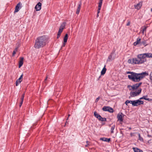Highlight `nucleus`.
Here are the masks:
<instances>
[{
	"label": "nucleus",
	"mask_w": 152,
	"mask_h": 152,
	"mask_svg": "<svg viewBox=\"0 0 152 152\" xmlns=\"http://www.w3.org/2000/svg\"><path fill=\"white\" fill-rule=\"evenodd\" d=\"M48 40V38L45 35L38 37L35 40L34 47L36 49L42 48L46 45Z\"/></svg>",
	"instance_id": "nucleus-1"
},
{
	"label": "nucleus",
	"mask_w": 152,
	"mask_h": 152,
	"mask_svg": "<svg viewBox=\"0 0 152 152\" xmlns=\"http://www.w3.org/2000/svg\"><path fill=\"white\" fill-rule=\"evenodd\" d=\"M133 63L134 64H143L147 61L145 59L142 54H139L136 57L133 58Z\"/></svg>",
	"instance_id": "nucleus-2"
},
{
	"label": "nucleus",
	"mask_w": 152,
	"mask_h": 152,
	"mask_svg": "<svg viewBox=\"0 0 152 152\" xmlns=\"http://www.w3.org/2000/svg\"><path fill=\"white\" fill-rule=\"evenodd\" d=\"M148 75V73L145 72L140 73H136L135 82H139L145 76Z\"/></svg>",
	"instance_id": "nucleus-3"
},
{
	"label": "nucleus",
	"mask_w": 152,
	"mask_h": 152,
	"mask_svg": "<svg viewBox=\"0 0 152 152\" xmlns=\"http://www.w3.org/2000/svg\"><path fill=\"white\" fill-rule=\"evenodd\" d=\"M115 51V49H113L112 50V52L108 56L107 60V62H110L115 58L116 56Z\"/></svg>",
	"instance_id": "nucleus-4"
},
{
	"label": "nucleus",
	"mask_w": 152,
	"mask_h": 152,
	"mask_svg": "<svg viewBox=\"0 0 152 152\" xmlns=\"http://www.w3.org/2000/svg\"><path fill=\"white\" fill-rule=\"evenodd\" d=\"M127 73L130 74V75H129L128 76L129 79L132 81L135 82L136 73L132 72L129 71L127 72Z\"/></svg>",
	"instance_id": "nucleus-5"
},
{
	"label": "nucleus",
	"mask_w": 152,
	"mask_h": 152,
	"mask_svg": "<svg viewBox=\"0 0 152 152\" xmlns=\"http://www.w3.org/2000/svg\"><path fill=\"white\" fill-rule=\"evenodd\" d=\"M142 84V82L139 83H137L135 84L132 86L128 85L127 88H129V90H131L132 89L133 90L137 89L139 86Z\"/></svg>",
	"instance_id": "nucleus-6"
},
{
	"label": "nucleus",
	"mask_w": 152,
	"mask_h": 152,
	"mask_svg": "<svg viewBox=\"0 0 152 152\" xmlns=\"http://www.w3.org/2000/svg\"><path fill=\"white\" fill-rule=\"evenodd\" d=\"M141 92V89L140 88L138 89L137 91L136 92H130V95L131 97H135L138 96L140 94Z\"/></svg>",
	"instance_id": "nucleus-7"
},
{
	"label": "nucleus",
	"mask_w": 152,
	"mask_h": 152,
	"mask_svg": "<svg viewBox=\"0 0 152 152\" xmlns=\"http://www.w3.org/2000/svg\"><path fill=\"white\" fill-rule=\"evenodd\" d=\"M144 103L143 101L137 99L134 100V103L133 106H137L141 104H143Z\"/></svg>",
	"instance_id": "nucleus-8"
},
{
	"label": "nucleus",
	"mask_w": 152,
	"mask_h": 152,
	"mask_svg": "<svg viewBox=\"0 0 152 152\" xmlns=\"http://www.w3.org/2000/svg\"><path fill=\"white\" fill-rule=\"evenodd\" d=\"M102 110L104 111H107L110 113H112L113 112V109L109 106H104L102 108Z\"/></svg>",
	"instance_id": "nucleus-9"
},
{
	"label": "nucleus",
	"mask_w": 152,
	"mask_h": 152,
	"mask_svg": "<svg viewBox=\"0 0 152 152\" xmlns=\"http://www.w3.org/2000/svg\"><path fill=\"white\" fill-rule=\"evenodd\" d=\"M103 0H99V3L98 9L97 10V14L96 15V17L98 18L99 16V14L100 13V10L101 8L102 3V1Z\"/></svg>",
	"instance_id": "nucleus-10"
},
{
	"label": "nucleus",
	"mask_w": 152,
	"mask_h": 152,
	"mask_svg": "<svg viewBox=\"0 0 152 152\" xmlns=\"http://www.w3.org/2000/svg\"><path fill=\"white\" fill-rule=\"evenodd\" d=\"M124 116V115L122 113H119L117 115V118L118 120L120 121H123V119L122 117Z\"/></svg>",
	"instance_id": "nucleus-11"
},
{
	"label": "nucleus",
	"mask_w": 152,
	"mask_h": 152,
	"mask_svg": "<svg viewBox=\"0 0 152 152\" xmlns=\"http://www.w3.org/2000/svg\"><path fill=\"white\" fill-rule=\"evenodd\" d=\"M21 4L20 2L18 3L15 7V9L14 11L15 12H17L19 11L21 8Z\"/></svg>",
	"instance_id": "nucleus-12"
},
{
	"label": "nucleus",
	"mask_w": 152,
	"mask_h": 152,
	"mask_svg": "<svg viewBox=\"0 0 152 152\" xmlns=\"http://www.w3.org/2000/svg\"><path fill=\"white\" fill-rule=\"evenodd\" d=\"M66 24V23L65 22H63L61 23L60 26L59 31L62 32L63 29L65 28Z\"/></svg>",
	"instance_id": "nucleus-13"
},
{
	"label": "nucleus",
	"mask_w": 152,
	"mask_h": 152,
	"mask_svg": "<svg viewBox=\"0 0 152 152\" xmlns=\"http://www.w3.org/2000/svg\"><path fill=\"white\" fill-rule=\"evenodd\" d=\"M41 3L39 2L36 5L35 8L37 11H39L41 8Z\"/></svg>",
	"instance_id": "nucleus-14"
},
{
	"label": "nucleus",
	"mask_w": 152,
	"mask_h": 152,
	"mask_svg": "<svg viewBox=\"0 0 152 152\" xmlns=\"http://www.w3.org/2000/svg\"><path fill=\"white\" fill-rule=\"evenodd\" d=\"M142 5V2H140L137 4L134 5V8L138 10H139L141 7Z\"/></svg>",
	"instance_id": "nucleus-15"
},
{
	"label": "nucleus",
	"mask_w": 152,
	"mask_h": 152,
	"mask_svg": "<svg viewBox=\"0 0 152 152\" xmlns=\"http://www.w3.org/2000/svg\"><path fill=\"white\" fill-rule=\"evenodd\" d=\"M23 77V74H22L20 76V77L17 80L16 82V86H18L19 83L21 82L22 81V80H21V79H22Z\"/></svg>",
	"instance_id": "nucleus-16"
},
{
	"label": "nucleus",
	"mask_w": 152,
	"mask_h": 152,
	"mask_svg": "<svg viewBox=\"0 0 152 152\" xmlns=\"http://www.w3.org/2000/svg\"><path fill=\"white\" fill-rule=\"evenodd\" d=\"M150 53H146L142 54L144 58H145V59H146V57L150 58Z\"/></svg>",
	"instance_id": "nucleus-17"
},
{
	"label": "nucleus",
	"mask_w": 152,
	"mask_h": 152,
	"mask_svg": "<svg viewBox=\"0 0 152 152\" xmlns=\"http://www.w3.org/2000/svg\"><path fill=\"white\" fill-rule=\"evenodd\" d=\"M100 140L108 142H109L110 141V138H108L105 137L100 138Z\"/></svg>",
	"instance_id": "nucleus-18"
},
{
	"label": "nucleus",
	"mask_w": 152,
	"mask_h": 152,
	"mask_svg": "<svg viewBox=\"0 0 152 152\" xmlns=\"http://www.w3.org/2000/svg\"><path fill=\"white\" fill-rule=\"evenodd\" d=\"M81 6V1H80V3H79V4H78V6L77 7V9L76 12V13L77 14H78L79 13Z\"/></svg>",
	"instance_id": "nucleus-19"
},
{
	"label": "nucleus",
	"mask_w": 152,
	"mask_h": 152,
	"mask_svg": "<svg viewBox=\"0 0 152 152\" xmlns=\"http://www.w3.org/2000/svg\"><path fill=\"white\" fill-rule=\"evenodd\" d=\"M20 59L19 62L18 67L20 68L23 64V57H20Z\"/></svg>",
	"instance_id": "nucleus-20"
},
{
	"label": "nucleus",
	"mask_w": 152,
	"mask_h": 152,
	"mask_svg": "<svg viewBox=\"0 0 152 152\" xmlns=\"http://www.w3.org/2000/svg\"><path fill=\"white\" fill-rule=\"evenodd\" d=\"M141 39L139 38H138L137 39V41L134 43V46H136L138 44H139L140 42Z\"/></svg>",
	"instance_id": "nucleus-21"
},
{
	"label": "nucleus",
	"mask_w": 152,
	"mask_h": 152,
	"mask_svg": "<svg viewBox=\"0 0 152 152\" xmlns=\"http://www.w3.org/2000/svg\"><path fill=\"white\" fill-rule=\"evenodd\" d=\"M106 65H105L104 67L102 69L101 71V73L102 75H104L107 70L106 68H105Z\"/></svg>",
	"instance_id": "nucleus-22"
},
{
	"label": "nucleus",
	"mask_w": 152,
	"mask_h": 152,
	"mask_svg": "<svg viewBox=\"0 0 152 152\" xmlns=\"http://www.w3.org/2000/svg\"><path fill=\"white\" fill-rule=\"evenodd\" d=\"M133 148L134 152H143L142 150L137 148Z\"/></svg>",
	"instance_id": "nucleus-23"
},
{
	"label": "nucleus",
	"mask_w": 152,
	"mask_h": 152,
	"mask_svg": "<svg viewBox=\"0 0 152 152\" xmlns=\"http://www.w3.org/2000/svg\"><path fill=\"white\" fill-rule=\"evenodd\" d=\"M147 97H148L147 95L143 96V99H144L145 100L149 101H151L152 100L151 99H150V98H147Z\"/></svg>",
	"instance_id": "nucleus-24"
},
{
	"label": "nucleus",
	"mask_w": 152,
	"mask_h": 152,
	"mask_svg": "<svg viewBox=\"0 0 152 152\" xmlns=\"http://www.w3.org/2000/svg\"><path fill=\"white\" fill-rule=\"evenodd\" d=\"M68 39V34H66L64 38V42L65 43H66Z\"/></svg>",
	"instance_id": "nucleus-25"
},
{
	"label": "nucleus",
	"mask_w": 152,
	"mask_h": 152,
	"mask_svg": "<svg viewBox=\"0 0 152 152\" xmlns=\"http://www.w3.org/2000/svg\"><path fill=\"white\" fill-rule=\"evenodd\" d=\"M140 43L144 47H145L147 45V44H146V41L145 40L142 41Z\"/></svg>",
	"instance_id": "nucleus-26"
},
{
	"label": "nucleus",
	"mask_w": 152,
	"mask_h": 152,
	"mask_svg": "<svg viewBox=\"0 0 152 152\" xmlns=\"http://www.w3.org/2000/svg\"><path fill=\"white\" fill-rule=\"evenodd\" d=\"M115 125H112V126H111V134H113L114 133V130L115 128Z\"/></svg>",
	"instance_id": "nucleus-27"
},
{
	"label": "nucleus",
	"mask_w": 152,
	"mask_h": 152,
	"mask_svg": "<svg viewBox=\"0 0 152 152\" xmlns=\"http://www.w3.org/2000/svg\"><path fill=\"white\" fill-rule=\"evenodd\" d=\"M133 58L132 59H129L128 60V62L129 63L131 64H134L133 63Z\"/></svg>",
	"instance_id": "nucleus-28"
},
{
	"label": "nucleus",
	"mask_w": 152,
	"mask_h": 152,
	"mask_svg": "<svg viewBox=\"0 0 152 152\" xmlns=\"http://www.w3.org/2000/svg\"><path fill=\"white\" fill-rule=\"evenodd\" d=\"M100 115L98 114L96 112H95L94 113V116L96 118H98Z\"/></svg>",
	"instance_id": "nucleus-29"
},
{
	"label": "nucleus",
	"mask_w": 152,
	"mask_h": 152,
	"mask_svg": "<svg viewBox=\"0 0 152 152\" xmlns=\"http://www.w3.org/2000/svg\"><path fill=\"white\" fill-rule=\"evenodd\" d=\"M138 135L139 137V140L140 141H143V138L141 137L140 134L139 133H138Z\"/></svg>",
	"instance_id": "nucleus-30"
},
{
	"label": "nucleus",
	"mask_w": 152,
	"mask_h": 152,
	"mask_svg": "<svg viewBox=\"0 0 152 152\" xmlns=\"http://www.w3.org/2000/svg\"><path fill=\"white\" fill-rule=\"evenodd\" d=\"M24 96H25V93L23 94L22 95L21 98V102H23V100L24 97Z\"/></svg>",
	"instance_id": "nucleus-31"
},
{
	"label": "nucleus",
	"mask_w": 152,
	"mask_h": 152,
	"mask_svg": "<svg viewBox=\"0 0 152 152\" xmlns=\"http://www.w3.org/2000/svg\"><path fill=\"white\" fill-rule=\"evenodd\" d=\"M62 32L60 31H58L57 37V39H58L60 37Z\"/></svg>",
	"instance_id": "nucleus-32"
},
{
	"label": "nucleus",
	"mask_w": 152,
	"mask_h": 152,
	"mask_svg": "<svg viewBox=\"0 0 152 152\" xmlns=\"http://www.w3.org/2000/svg\"><path fill=\"white\" fill-rule=\"evenodd\" d=\"M147 28V27L145 26L144 27L142 28V33L144 34L145 31H146Z\"/></svg>",
	"instance_id": "nucleus-33"
},
{
	"label": "nucleus",
	"mask_w": 152,
	"mask_h": 152,
	"mask_svg": "<svg viewBox=\"0 0 152 152\" xmlns=\"http://www.w3.org/2000/svg\"><path fill=\"white\" fill-rule=\"evenodd\" d=\"M150 80L151 83H152V71L151 72L150 74Z\"/></svg>",
	"instance_id": "nucleus-34"
},
{
	"label": "nucleus",
	"mask_w": 152,
	"mask_h": 152,
	"mask_svg": "<svg viewBox=\"0 0 152 152\" xmlns=\"http://www.w3.org/2000/svg\"><path fill=\"white\" fill-rule=\"evenodd\" d=\"M99 121H107L106 118H102L101 120Z\"/></svg>",
	"instance_id": "nucleus-35"
},
{
	"label": "nucleus",
	"mask_w": 152,
	"mask_h": 152,
	"mask_svg": "<svg viewBox=\"0 0 152 152\" xmlns=\"http://www.w3.org/2000/svg\"><path fill=\"white\" fill-rule=\"evenodd\" d=\"M129 103V100H126L125 102V103L126 105H128V104Z\"/></svg>",
	"instance_id": "nucleus-36"
},
{
	"label": "nucleus",
	"mask_w": 152,
	"mask_h": 152,
	"mask_svg": "<svg viewBox=\"0 0 152 152\" xmlns=\"http://www.w3.org/2000/svg\"><path fill=\"white\" fill-rule=\"evenodd\" d=\"M100 99V97L99 96L98 97H97V98H96V100H95V102H97L99 100V99Z\"/></svg>",
	"instance_id": "nucleus-37"
},
{
	"label": "nucleus",
	"mask_w": 152,
	"mask_h": 152,
	"mask_svg": "<svg viewBox=\"0 0 152 152\" xmlns=\"http://www.w3.org/2000/svg\"><path fill=\"white\" fill-rule=\"evenodd\" d=\"M129 101V103L132 104V105H133V103H134V100H133V101Z\"/></svg>",
	"instance_id": "nucleus-38"
},
{
	"label": "nucleus",
	"mask_w": 152,
	"mask_h": 152,
	"mask_svg": "<svg viewBox=\"0 0 152 152\" xmlns=\"http://www.w3.org/2000/svg\"><path fill=\"white\" fill-rule=\"evenodd\" d=\"M102 118V117H101V116L100 115H99V116L98 117V118L97 119L99 121H100V120H101V119Z\"/></svg>",
	"instance_id": "nucleus-39"
},
{
	"label": "nucleus",
	"mask_w": 152,
	"mask_h": 152,
	"mask_svg": "<svg viewBox=\"0 0 152 152\" xmlns=\"http://www.w3.org/2000/svg\"><path fill=\"white\" fill-rule=\"evenodd\" d=\"M66 43H65L64 42V43H63V44L62 45V47H64L66 44Z\"/></svg>",
	"instance_id": "nucleus-40"
},
{
	"label": "nucleus",
	"mask_w": 152,
	"mask_h": 152,
	"mask_svg": "<svg viewBox=\"0 0 152 152\" xmlns=\"http://www.w3.org/2000/svg\"><path fill=\"white\" fill-rule=\"evenodd\" d=\"M23 102H20V104H19V106H20V107H21L22 104H23Z\"/></svg>",
	"instance_id": "nucleus-41"
},
{
	"label": "nucleus",
	"mask_w": 152,
	"mask_h": 152,
	"mask_svg": "<svg viewBox=\"0 0 152 152\" xmlns=\"http://www.w3.org/2000/svg\"><path fill=\"white\" fill-rule=\"evenodd\" d=\"M16 52L15 51H13L12 53V55L13 56H14L16 54Z\"/></svg>",
	"instance_id": "nucleus-42"
},
{
	"label": "nucleus",
	"mask_w": 152,
	"mask_h": 152,
	"mask_svg": "<svg viewBox=\"0 0 152 152\" xmlns=\"http://www.w3.org/2000/svg\"><path fill=\"white\" fill-rule=\"evenodd\" d=\"M130 22H128L127 23V24H126V25L127 26H128L130 24Z\"/></svg>",
	"instance_id": "nucleus-43"
},
{
	"label": "nucleus",
	"mask_w": 152,
	"mask_h": 152,
	"mask_svg": "<svg viewBox=\"0 0 152 152\" xmlns=\"http://www.w3.org/2000/svg\"><path fill=\"white\" fill-rule=\"evenodd\" d=\"M86 142L87 143V144L89 145V142L88 141H86Z\"/></svg>",
	"instance_id": "nucleus-44"
},
{
	"label": "nucleus",
	"mask_w": 152,
	"mask_h": 152,
	"mask_svg": "<svg viewBox=\"0 0 152 152\" xmlns=\"http://www.w3.org/2000/svg\"><path fill=\"white\" fill-rule=\"evenodd\" d=\"M17 50V48H15V50H14V51H15V52H16Z\"/></svg>",
	"instance_id": "nucleus-45"
},
{
	"label": "nucleus",
	"mask_w": 152,
	"mask_h": 152,
	"mask_svg": "<svg viewBox=\"0 0 152 152\" xmlns=\"http://www.w3.org/2000/svg\"><path fill=\"white\" fill-rule=\"evenodd\" d=\"M150 56L151 58H152V53H151Z\"/></svg>",
	"instance_id": "nucleus-46"
},
{
	"label": "nucleus",
	"mask_w": 152,
	"mask_h": 152,
	"mask_svg": "<svg viewBox=\"0 0 152 152\" xmlns=\"http://www.w3.org/2000/svg\"><path fill=\"white\" fill-rule=\"evenodd\" d=\"M143 99V96L142 97H140L139 99L140 100Z\"/></svg>",
	"instance_id": "nucleus-47"
},
{
	"label": "nucleus",
	"mask_w": 152,
	"mask_h": 152,
	"mask_svg": "<svg viewBox=\"0 0 152 152\" xmlns=\"http://www.w3.org/2000/svg\"><path fill=\"white\" fill-rule=\"evenodd\" d=\"M47 78H48V77H47V76L46 77V78H45V81H46V80H47Z\"/></svg>",
	"instance_id": "nucleus-48"
},
{
	"label": "nucleus",
	"mask_w": 152,
	"mask_h": 152,
	"mask_svg": "<svg viewBox=\"0 0 152 152\" xmlns=\"http://www.w3.org/2000/svg\"><path fill=\"white\" fill-rule=\"evenodd\" d=\"M88 145H87H87H85V147H87L88 146Z\"/></svg>",
	"instance_id": "nucleus-49"
},
{
	"label": "nucleus",
	"mask_w": 152,
	"mask_h": 152,
	"mask_svg": "<svg viewBox=\"0 0 152 152\" xmlns=\"http://www.w3.org/2000/svg\"><path fill=\"white\" fill-rule=\"evenodd\" d=\"M68 118H69V117H68L67 118V119H66V120H68Z\"/></svg>",
	"instance_id": "nucleus-50"
},
{
	"label": "nucleus",
	"mask_w": 152,
	"mask_h": 152,
	"mask_svg": "<svg viewBox=\"0 0 152 152\" xmlns=\"http://www.w3.org/2000/svg\"><path fill=\"white\" fill-rule=\"evenodd\" d=\"M151 11H152V8L151 9Z\"/></svg>",
	"instance_id": "nucleus-51"
},
{
	"label": "nucleus",
	"mask_w": 152,
	"mask_h": 152,
	"mask_svg": "<svg viewBox=\"0 0 152 152\" xmlns=\"http://www.w3.org/2000/svg\"><path fill=\"white\" fill-rule=\"evenodd\" d=\"M69 116H70V115H68V117H69Z\"/></svg>",
	"instance_id": "nucleus-52"
},
{
	"label": "nucleus",
	"mask_w": 152,
	"mask_h": 152,
	"mask_svg": "<svg viewBox=\"0 0 152 152\" xmlns=\"http://www.w3.org/2000/svg\"><path fill=\"white\" fill-rule=\"evenodd\" d=\"M66 123H67V122H66V123H65V124H66Z\"/></svg>",
	"instance_id": "nucleus-53"
},
{
	"label": "nucleus",
	"mask_w": 152,
	"mask_h": 152,
	"mask_svg": "<svg viewBox=\"0 0 152 152\" xmlns=\"http://www.w3.org/2000/svg\"><path fill=\"white\" fill-rule=\"evenodd\" d=\"M66 123H67V122H66V123H65V124H66Z\"/></svg>",
	"instance_id": "nucleus-54"
},
{
	"label": "nucleus",
	"mask_w": 152,
	"mask_h": 152,
	"mask_svg": "<svg viewBox=\"0 0 152 152\" xmlns=\"http://www.w3.org/2000/svg\"><path fill=\"white\" fill-rule=\"evenodd\" d=\"M66 123H67V122H66V123H65V124H66Z\"/></svg>",
	"instance_id": "nucleus-55"
},
{
	"label": "nucleus",
	"mask_w": 152,
	"mask_h": 152,
	"mask_svg": "<svg viewBox=\"0 0 152 152\" xmlns=\"http://www.w3.org/2000/svg\"><path fill=\"white\" fill-rule=\"evenodd\" d=\"M129 129H131V128H129Z\"/></svg>",
	"instance_id": "nucleus-56"
}]
</instances>
